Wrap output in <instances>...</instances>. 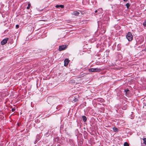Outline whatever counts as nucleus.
I'll return each mask as SVG.
<instances>
[{"label":"nucleus","instance_id":"nucleus-1","mask_svg":"<svg viewBox=\"0 0 146 146\" xmlns=\"http://www.w3.org/2000/svg\"><path fill=\"white\" fill-rule=\"evenodd\" d=\"M126 37L129 41H131L132 40L133 36L131 33L128 32L126 36Z\"/></svg>","mask_w":146,"mask_h":146},{"label":"nucleus","instance_id":"nucleus-21","mask_svg":"<svg viewBox=\"0 0 146 146\" xmlns=\"http://www.w3.org/2000/svg\"><path fill=\"white\" fill-rule=\"evenodd\" d=\"M71 82H74L75 81L74 80H71Z\"/></svg>","mask_w":146,"mask_h":146},{"label":"nucleus","instance_id":"nucleus-8","mask_svg":"<svg viewBox=\"0 0 146 146\" xmlns=\"http://www.w3.org/2000/svg\"><path fill=\"white\" fill-rule=\"evenodd\" d=\"M55 7L57 8H58L59 7H61V8H63L64 7V5H57Z\"/></svg>","mask_w":146,"mask_h":146},{"label":"nucleus","instance_id":"nucleus-9","mask_svg":"<svg viewBox=\"0 0 146 146\" xmlns=\"http://www.w3.org/2000/svg\"><path fill=\"white\" fill-rule=\"evenodd\" d=\"M82 118L83 121L84 122H86V121L87 118H86V117L85 116H82Z\"/></svg>","mask_w":146,"mask_h":146},{"label":"nucleus","instance_id":"nucleus-13","mask_svg":"<svg viewBox=\"0 0 146 146\" xmlns=\"http://www.w3.org/2000/svg\"><path fill=\"white\" fill-rule=\"evenodd\" d=\"M143 139V143L146 145V138H144Z\"/></svg>","mask_w":146,"mask_h":146},{"label":"nucleus","instance_id":"nucleus-5","mask_svg":"<svg viewBox=\"0 0 146 146\" xmlns=\"http://www.w3.org/2000/svg\"><path fill=\"white\" fill-rule=\"evenodd\" d=\"M64 66H67L69 63V60L68 58L64 60Z\"/></svg>","mask_w":146,"mask_h":146},{"label":"nucleus","instance_id":"nucleus-20","mask_svg":"<svg viewBox=\"0 0 146 146\" xmlns=\"http://www.w3.org/2000/svg\"><path fill=\"white\" fill-rule=\"evenodd\" d=\"M11 110H12V111H13H13H15V109H14V108H13V109H12Z\"/></svg>","mask_w":146,"mask_h":146},{"label":"nucleus","instance_id":"nucleus-6","mask_svg":"<svg viewBox=\"0 0 146 146\" xmlns=\"http://www.w3.org/2000/svg\"><path fill=\"white\" fill-rule=\"evenodd\" d=\"M79 12L77 11H74L72 13V15H74L75 16H78L79 15Z\"/></svg>","mask_w":146,"mask_h":146},{"label":"nucleus","instance_id":"nucleus-3","mask_svg":"<svg viewBox=\"0 0 146 146\" xmlns=\"http://www.w3.org/2000/svg\"><path fill=\"white\" fill-rule=\"evenodd\" d=\"M8 40V38H5L4 39H3L1 42V44L3 45H4L5 44H6L7 43V42Z\"/></svg>","mask_w":146,"mask_h":146},{"label":"nucleus","instance_id":"nucleus-16","mask_svg":"<svg viewBox=\"0 0 146 146\" xmlns=\"http://www.w3.org/2000/svg\"><path fill=\"white\" fill-rule=\"evenodd\" d=\"M143 25L144 26L146 25V19L145 21L143 23Z\"/></svg>","mask_w":146,"mask_h":146},{"label":"nucleus","instance_id":"nucleus-12","mask_svg":"<svg viewBox=\"0 0 146 146\" xmlns=\"http://www.w3.org/2000/svg\"><path fill=\"white\" fill-rule=\"evenodd\" d=\"M31 6V5L30 3H29L28 5V6L27 7V9H30V7Z\"/></svg>","mask_w":146,"mask_h":146},{"label":"nucleus","instance_id":"nucleus-18","mask_svg":"<svg viewBox=\"0 0 146 146\" xmlns=\"http://www.w3.org/2000/svg\"><path fill=\"white\" fill-rule=\"evenodd\" d=\"M16 29H18L19 28V25H16Z\"/></svg>","mask_w":146,"mask_h":146},{"label":"nucleus","instance_id":"nucleus-14","mask_svg":"<svg viewBox=\"0 0 146 146\" xmlns=\"http://www.w3.org/2000/svg\"><path fill=\"white\" fill-rule=\"evenodd\" d=\"M124 146H129V144L127 142H125L124 143Z\"/></svg>","mask_w":146,"mask_h":146},{"label":"nucleus","instance_id":"nucleus-23","mask_svg":"<svg viewBox=\"0 0 146 146\" xmlns=\"http://www.w3.org/2000/svg\"><path fill=\"white\" fill-rule=\"evenodd\" d=\"M98 11L97 10H96L95 11V13H97Z\"/></svg>","mask_w":146,"mask_h":146},{"label":"nucleus","instance_id":"nucleus-17","mask_svg":"<svg viewBox=\"0 0 146 146\" xmlns=\"http://www.w3.org/2000/svg\"><path fill=\"white\" fill-rule=\"evenodd\" d=\"M78 100V99H77V98H75L74 100V102H77V101Z\"/></svg>","mask_w":146,"mask_h":146},{"label":"nucleus","instance_id":"nucleus-15","mask_svg":"<svg viewBox=\"0 0 146 146\" xmlns=\"http://www.w3.org/2000/svg\"><path fill=\"white\" fill-rule=\"evenodd\" d=\"M126 6L127 7V9H128L129 8V7L130 6V5H129V3H127L126 4Z\"/></svg>","mask_w":146,"mask_h":146},{"label":"nucleus","instance_id":"nucleus-7","mask_svg":"<svg viewBox=\"0 0 146 146\" xmlns=\"http://www.w3.org/2000/svg\"><path fill=\"white\" fill-rule=\"evenodd\" d=\"M125 94L127 96H128L127 95L129 94V91L128 89H125Z\"/></svg>","mask_w":146,"mask_h":146},{"label":"nucleus","instance_id":"nucleus-22","mask_svg":"<svg viewBox=\"0 0 146 146\" xmlns=\"http://www.w3.org/2000/svg\"><path fill=\"white\" fill-rule=\"evenodd\" d=\"M123 1H124L126 2V1H127V0H123Z\"/></svg>","mask_w":146,"mask_h":146},{"label":"nucleus","instance_id":"nucleus-19","mask_svg":"<svg viewBox=\"0 0 146 146\" xmlns=\"http://www.w3.org/2000/svg\"><path fill=\"white\" fill-rule=\"evenodd\" d=\"M143 108H144L146 109V103L144 104V105L143 106Z\"/></svg>","mask_w":146,"mask_h":146},{"label":"nucleus","instance_id":"nucleus-10","mask_svg":"<svg viewBox=\"0 0 146 146\" xmlns=\"http://www.w3.org/2000/svg\"><path fill=\"white\" fill-rule=\"evenodd\" d=\"M113 130L114 131L117 132L118 131V129L115 127H114L113 128Z\"/></svg>","mask_w":146,"mask_h":146},{"label":"nucleus","instance_id":"nucleus-2","mask_svg":"<svg viewBox=\"0 0 146 146\" xmlns=\"http://www.w3.org/2000/svg\"><path fill=\"white\" fill-rule=\"evenodd\" d=\"M88 71L90 72H98L100 71V69H98L96 68H90L88 69Z\"/></svg>","mask_w":146,"mask_h":146},{"label":"nucleus","instance_id":"nucleus-11","mask_svg":"<svg viewBox=\"0 0 146 146\" xmlns=\"http://www.w3.org/2000/svg\"><path fill=\"white\" fill-rule=\"evenodd\" d=\"M103 29L102 30V29L101 30V31H102L101 32V33L102 34L104 33L105 32L106 30L104 29Z\"/></svg>","mask_w":146,"mask_h":146},{"label":"nucleus","instance_id":"nucleus-4","mask_svg":"<svg viewBox=\"0 0 146 146\" xmlns=\"http://www.w3.org/2000/svg\"><path fill=\"white\" fill-rule=\"evenodd\" d=\"M66 46L65 45L60 46H59V50L60 51L63 50L65 49Z\"/></svg>","mask_w":146,"mask_h":146}]
</instances>
